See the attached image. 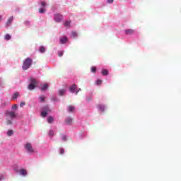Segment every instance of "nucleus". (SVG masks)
Returning <instances> with one entry per match:
<instances>
[{
    "mask_svg": "<svg viewBox=\"0 0 181 181\" xmlns=\"http://www.w3.org/2000/svg\"><path fill=\"white\" fill-rule=\"evenodd\" d=\"M18 105L14 104L11 106V110H5L4 115L6 118H9L10 119H15L18 117L16 111H18Z\"/></svg>",
    "mask_w": 181,
    "mask_h": 181,
    "instance_id": "nucleus-1",
    "label": "nucleus"
},
{
    "mask_svg": "<svg viewBox=\"0 0 181 181\" xmlns=\"http://www.w3.org/2000/svg\"><path fill=\"white\" fill-rule=\"evenodd\" d=\"M37 87H39V81H37L36 78L30 76L28 81V89L30 90V91H32L35 88H37Z\"/></svg>",
    "mask_w": 181,
    "mask_h": 181,
    "instance_id": "nucleus-2",
    "label": "nucleus"
},
{
    "mask_svg": "<svg viewBox=\"0 0 181 181\" xmlns=\"http://www.w3.org/2000/svg\"><path fill=\"white\" fill-rule=\"evenodd\" d=\"M32 64H33V59L30 57L25 58L23 62V70H28V69L32 67Z\"/></svg>",
    "mask_w": 181,
    "mask_h": 181,
    "instance_id": "nucleus-3",
    "label": "nucleus"
},
{
    "mask_svg": "<svg viewBox=\"0 0 181 181\" xmlns=\"http://www.w3.org/2000/svg\"><path fill=\"white\" fill-rule=\"evenodd\" d=\"M39 4L40 7L38 12L40 15H43V13H46V6H47V4H46V1H40Z\"/></svg>",
    "mask_w": 181,
    "mask_h": 181,
    "instance_id": "nucleus-4",
    "label": "nucleus"
},
{
    "mask_svg": "<svg viewBox=\"0 0 181 181\" xmlns=\"http://www.w3.org/2000/svg\"><path fill=\"white\" fill-rule=\"evenodd\" d=\"M50 111V109L49 108V106L45 105L43 106L41 109V117H42V118H46V117H47V115H49V112Z\"/></svg>",
    "mask_w": 181,
    "mask_h": 181,
    "instance_id": "nucleus-5",
    "label": "nucleus"
},
{
    "mask_svg": "<svg viewBox=\"0 0 181 181\" xmlns=\"http://www.w3.org/2000/svg\"><path fill=\"white\" fill-rule=\"evenodd\" d=\"M96 108H97L99 114H104V112H105V110H107V105H105V104L100 103V104L97 105Z\"/></svg>",
    "mask_w": 181,
    "mask_h": 181,
    "instance_id": "nucleus-6",
    "label": "nucleus"
},
{
    "mask_svg": "<svg viewBox=\"0 0 181 181\" xmlns=\"http://www.w3.org/2000/svg\"><path fill=\"white\" fill-rule=\"evenodd\" d=\"M24 148L25 151L28 152V153H34L35 150L33 149V147L32 146V144L28 142L24 145Z\"/></svg>",
    "mask_w": 181,
    "mask_h": 181,
    "instance_id": "nucleus-7",
    "label": "nucleus"
},
{
    "mask_svg": "<svg viewBox=\"0 0 181 181\" xmlns=\"http://www.w3.org/2000/svg\"><path fill=\"white\" fill-rule=\"evenodd\" d=\"M54 22H57V23L62 22V21H63V15L56 13L54 14Z\"/></svg>",
    "mask_w": 181,
    "mask_h": 181,
    "instance_id": "nucleus-8",
    "label": "nucleus"
},
{
    "mask_svg": "<svg viewBox=\"0 0 181 181\" xmlns=\"http://www.w3.org/2000/svg\"><path fill=\"white\" fill-rule=\"evenodd\" d=\"M69 90L70 93H76V95L78 93V91H81V88H79L78 90L77 89V85L76 84H73L72 86H71Z\"/></svg>",
    "mask_w": 181,
    "mask_h": 181,
    "instance_id": "nucleus-9",
    "label": "nucleus"
},
{
    "mask_svg": "<svg viewBox=\"0 0 181 181\" xmlns=\"http://www.w3.org/2000/svg\"><path fill=\"white\" fill-rule=\"evenodd\" d=\"M67 42H69V38L67 37V36L64 35V36L59 37L60 45H66V43H67Z\"/></svg>",
    "mask_w": 181,
    "mask_h": 181,
    "instance_id": "nucleus-10",
    "label": "nucleus"
},
{
    "mask_svg": "<svg viewBox=\"0 0 181 181\" xmlns=\"http://www.w3.org/2000/svg\"><path fill=\"white\" fill-rule=\"evenodd\" d=\"M124 33L127 36H132V35H134V33H135V30L126 29V30H124Z\"/></svg>",
    "mask_w": 181,
    "mask_h": 181,
    "instance_id": "nucleus-11",
    "label": "nucleus"
},
{
    "mask_svg": "<svg viewBox=\"0 0 181 181\" xmlns=\"http://www.w3.org/2000/svg\"><path fill=\"white\" fill-rule=\"evenodd\" d=\"M18 173L20 176H23L24 177L28 176V170H26L25 168H20V170H18V173Z\"/></svg>",
    "mask_w": 181,
    "mask_h": 181,
    "instance_id": "nucleus-12",
    "label": "nucleus"
},
{
    "mask_svg": "<svg viewBox=\"0 0 181 181\" xmlns=\"http://www.w3.org/2000/svg\"><path fill=\"white\" fill-rule=\"evenodd\" d=\"M86 136H87V132H86V129L81 130L79 132V134H78L79 139H84V138H86Z\"/></svg>",
    "mask_w": 181,
    "mask_h": 181,
    "instance_id": "nucleus-13",
    "label": "nucleus"
},
{
    "mask_svg": "<svg viewBox=\"0 0 181 181\" xmlns=\"http://www.w3.org/2000/svg\"><path fill=\"white\" fill-rule=\"evenodd\" d=\"M13 22V16H11L8 18L7 21L6 22V28H9Z\"/></svg>",
    "mask_w": 181,
    "mask_h": 181,
    "instance_id": "nucleus-14",
    "label": "nucleus"
},
{
    "mask_svg": "<svg viewBox=\"0 0 181 181\" xmlns=\"http://www.w3.org/2000/svg\"><path fill=\"white\" fill-rule=\"evenodd\" d=\"M48 89H49V84L46 83L44 84H41L40 86V90H41V91H47Z\"/></svg>",
    "mask_w": 181,
    "mask_h": 181,
    "instance_id": "nucleus-15",
    "label": "nucleus"
},
{
    "mask_svg": "<svg viewBox=\"0 0 181 181\" xmlns=\"http://www.w3.org/2000/svg\"><path fill=\"white\" fill-rule=\"evenodd\" d=\"M101 74L103 76V77H107V76L110 75V71H108L107 69H102Z\"/></svg>",
    "mask_w": 181,
    "mask_h": 181,
    "instance_id": "nucleus-16",
    "label": "nucleus"
},
{
    "mask_svg": "<svg viewBox=\"0 0 181 181\" xmlns=\"http://www.w3.org/2000/svg\"><path fill=\"white\" fill-rule=\"evenodd\" d=\"M38 102L40 104H42L43 103H46V96L44 95H41L38 97Z\"/></svg>",
    "mask_w": 181,
    "mask_h": 181,
    "instance_id": "nucleus-17",
    "label": "nucleus"
},
{
    "mask_svg": "<svg viewBox=\"0 0 181 181\" xmlns=\"http://www.w3.org/2000/svg\"><path fill=\"white\" fill-rule=\"evenodd\" d=\"M60 136H61V141L62 142H67L68 141V138H67V135H66L65 134L61 133L60 134Z\"/></svg>",
    "mask_w": 181,
    "mask_h": 181,
    "instance_id": "nucleus-18",
    "label": "nucleus"
},
{
    "mask_svg": "<svg viewBox=\"0 0 181 181\" xmlns=\"http://www.w3.org/2000/svg\"><path fill=\"white\" fill-rule=\"evenodd\" d=\"M73 122V119L70 117H68L65 119V123L66 124V125H71Z\"/></svg>",
    "mask_w": 181,
    "mask_h": 181,
    "instance_id": "nucleus-19",
    "label": "nucleus"
},
{
    "mask_svg": "<svg viewBox=\"0 0 181 181\" xmlns=\"http://www.w3.org/2000/svg\"><path fill=\"white\" fill-rule=\"evenodd\" d=\"M39 52L40 53H45L46 52V47L41 45L39 47Z\"/></svg>",
    "mask_w": 181,
    "mask_h": 181,
    "instance_id": "nucleus-20",
    "label": "nucleus"
},
{
    "mask_svg": "<svg viewBox=\"0 0 181 181\" xmlns=\"http://www.w3.org/2000/svg\"><path fill=\"white\" fill-rule=\"evenodd\" d=\"M19 97V93L18 92H16L13 94L12 97H11V100H18V98Z\"/></svg>",
    "mask_w": 181,
    "mask_h": 181,
    "instance_id": "nucleus-21",
    "label": "nucleus"
},
{
    "mask_svg": "<svg viewBox=\"0 0 181 181\" xmlns=\"http://www.w3.org/2000/svg\"><path fill=\"white\" fill-rule=\"evenodd\" d=\"M58 93H59V95H60L61 97H63V95L66 94V89H59L58 90Z\"/></svg>",
    "mask_w": 181,
    "mask_h": 181,
    "instance_id": "nucleus-22",
    "label": "nucleus"
},
{
    "mask_svg": "<svg viewBox=\"0 0 181 181\" xmlns=\"http://www.w3.org/2000/svg\"><path fill=\"white\" fill-rule=\"evenodd\" d=\"M77 36H78V34L77 33V32L76 31H72L71 33V37L72 39H76V37H77Z\"/></svg>",
    "mask_w": 181,
    "mask_h": 181,
    "instance_id": "nucleus-23",
    "label": "nucleus"
},
{
    "mask_svg": "<svg viewBox=\"0 0 181 181\" xmlns=\"http://www.w3.org/2000/svg\"><path fill=\"white\" fill-rule=\"evenodd\" d=\"M11 39H12V35H11V34L7 33V34L5 35L4 40L9 41V40H11Z\"/></svg>",
    "mask_w": 181,
    "mask_h": 181,
    "instance_id": "nucleus-24",
    "label": "nucleus"
},
{
    "mask_svg": "<svg viewBox=\"0 0 181 181\" xmlns=\"http://www.w3.org/2000/svg\"><path fill=\"white\" fill-rule=\"evenodd\" d=\"M13 169L14 172H16V173H18L19 172V170H21V169H19V165H18V164H15L13 165Z\"/></svg>",
    "mask_w": 181,
    "mask_h": 181,
    "instance_id": "nucleus-25",
    "label": "nucleus"
},
{
    "mask_svg": "<svg viewBox=\"0 0 181 181\" xmlns=\"http://www.w3.org/2000/svg\"><path fill=\"white\" fill-rule=\"evenodd\" d=\"M67 110H68L69 112H74V110H75V107L73 105H69V106H68Z\"/></svg>",
    "mask_w": 181,
    "mask_h": 181,
    "instance_id": "nucleus-26",
    "label": "nucleus"
},
{
    "mask_svg": "<svg viewBox=\"0 0 181 181\" xmlns=\"http://www.w3.org/2000/svg\"><path fill=\"white\" fill-rule=\"evenodd\" d=\"M51 101H53V103H59V98L57 96H52L51 97Z\"/></svg>",
    "mask_w": 181,
    "mask_h": 181,
    "instance_id": "nucleus-27",
    "label": "nucleus"
},
{
    "mask_svg": "<svg viewBox=\"0 0 181 181\" xmlns=\"http://www.w3.org/2000/svg\"><path fill=\"white\" fill-rule=\"evenodd\" d=\"M96 86H101L103 84V80L98 78L95 81Z\"/></svg>",
    "mask_w": 181,
    "mask_h": 181,
    "instance_id": "nucleus-28",
    "label": "nucleus"
},
{
    "mask_svg": "<svg viewBox=\"0 0 181 181\" xmlns=\"http://www.w3.org/2000/svg\"><path fill=\"white\" fill-rule=\"evenodd\" d=\"M53 121H54V119L53 118V117L49 116L47 118V122L48 124H52V122H53Z\"/></svg>",
    "mask_w": 181,
    "mask_h": 181,
    "instance_id": "nucleus-29",
    "label": "nucleus"
},
{
    "mask_svg": "<svg viewBox=\"0 0 181 181\" xmlns=\"http://www.w3.org/2000/svg\"><path fill=\"white\" fill-rule=\"evenodd\" d=\"M6 134L8 136H12V135H13V130L8 129Z\"/></svg>",
    "mask_w": 181,
    "mask_h": 181,
    "instance_id": "nucleus-30",
    "label": "nucleus"
},
{
    "mask_svg": "<svg viewBox=\"0 0 181 181\" xmlns=\"http://www.w3.org/2000/svg\"><path fill=\"white\" fill-rule=\"evenodd\" d=\"M70 25H71V21H64V26H66V28H69V26H70Z\"/></svg>",
    "mask_w": 181,
    "mask_h": 181,
    "instance_id": "nucleus-31",
    "label": "nucleus"
},
{
    "mask_svg": "<svg viewBox=\"0 0 181 181\" xmlns=\"http://www.w3.org/2000/svg\"><path fill=\"white\" fill-rule=\"evenodd\" d=\"M90 71L93 74L97 73V66H91Z\"/></svg>",
    "mask_w": 181,
    "mask_h": 181,
    "instance_id": "nucleus-32",
    "label": "nucleus"
},
{
    "mask_svg": "<svg viewBox=\"0 0 181 181\" xmlns=\"http://www.w3.org/2000/svg\"><path fill=\"white\" fill-rule=\"evenodd\" d=\"M49 136L53 137L54 136V131L53 129H50L48 132Z\"/></svg>",
    "mask_w": 181,
    "mask_h": 181,
    "instance_id": "nucleus-33",
    "label": "nucleus"
},
{
    "mask_svg": "<svg viewBox=\"0 0 181 181\" xmlns=\"http://www.w3.org/2000/svg\"><path fill=\"white\" fill-rule=\"evenodd\" d=\"M92 100H93V96L91 95H90L89 96L86 97L87 103H90V101H91Z\"/></svg>",
    "mask_w": 181,
    "mask_h": 181,
    "instance_id": "nucleus-34",
    "label": "nucleus"
},
{
    "mask_svg": "<svg viewBox=\"0 0 181 181\" xmlns=\"http://www.w3.org/2000/svg\"><path fill=\"white\" fill-rule=\"evenodd\" d=\"M25 26H27V28H29L30 26V21H26L24 22Z\"/></svg>",
    "mask_w": 181,
    "mask_h": 181,
    "instance_id": "nucleus-35",
    "label": "nucleus"
},
{
    "mask_svg": "<svg viewBox=\"0 0 181 181\" xmlns=\"http://www.w3.org/2000/svg\"><path fill=\"white\" fill-rule=\"evenodd\" d=\"M59 155H64V148H60L59 150Z\"/></svg>",
    "mask_w": 181,
    "mask_h": 181,
    "instance_id": "nucleus-36",
    "label": "nucleus"
},
{
    "mask_svg": "<svg viewBox=\"0 0 181 181\" xmlns=\"http://www.w3.org/2000/svg\"><path fill=\"white\" fill-rule=\"evenodd\" d=\"M64 54V51H58V56H59V57H63Z\"/></svg>",
    "mask_w": 181,
    "mask_h": 181,
    "instance_id": "nucleus-37",
    "label": "nucleus"
},
{
    "mask_svg": "<svg viewBox=\"0 0 181 181\" xmlns=\"http://www.w3.org/2000/svg\"><path fill=\"white\" fill-rule=\"evenodd\" d=\"M12 119H7L6 120V124L7 125H12Z\"/></svg>",
    "mask_w": 181,
    "mask_h": 181,
    "instance_id": "nucleus-38",
    "label": "nucleus"
},
{
    "mask_svg": "<svg viewBox=\"0 0 181 181\" xmlns=\"http://www.w3.org/2000/svg\"><path fill=\"white\" fill-rule=\"evenodd\" d=\"M25 102H21V103H20V107H25Z\"/></svg>",
    "mask_w": 181,
    "mask_h": 181,
    "instance_id": "nucleus-39",
    "label": "nucleus"
},
{
    "mask_svg": "<svg viewBox=\"0 0 181 181\" xmlns=\"http://www.w3.org/2000/svg\"><path fill=\"white\" fill-rule=\"evenodd\" d=\"M7 105H8V103H1V107H6Z\"/></svg>",
    "mask_w": 181,
    "mask_h": 181,
    "instance_id": "nucleus-40",
    "label": "nucleus"
},
{
    "mask_svg": "<svg viewBox=\"0 0 181 181\" xmlns=\"http://www.w3.org/2000/svg\"><path fill=\"white\" fill-rule=\"evenodd\" d=\"M114 2V0H107V4H112Z\"/></svg>",
    "mask_w": 181,
    "mask_h": 181,
    "instance_id": "nucleus-41",
    "label": "nucleus"
},
{
    "mask_svg": "<svg viewBox=\"0 0 181 181\" xmlns=\"http://www.w3.org/2000/svg\"><path fill=\"white\" fill-rule=\"evenodd\" d=\"M4 180V175L0 174V181Z\"/></svg>",
    "mask_w": 181,
    "mask_h": 181,
    "instance_id": "nucleus-42",
    "label": "nucleus"
},
{
    "mask_svg": "<svg viewBox=\"0 0 181 181\" xmlns=\"http://www.w3.org/2000/svg\"><path fill=\"white\" fill-rule=\"evenodd\" d=\"M2 21V16L0 15V22Z\"/></svg>",
    "mask_w": 181,
    "mask_h": 181,
    "instance_id": "nucleus-43",
    "label": "nucleus"
},
{
    "mask_svg": "<svg viewBox=\"0 0 181 181\" xmlns=\"http://www.w3.org/2000/svg\"><path fill=\"white\" fill-rule=\"evenodd\" d=\"M0 83H1V79H0Z\"/></svg>",
    "mask_w": 181,
    "mask_h": 181,
    "instance_id": "nucleus-44",
    "label": "nucleus"
}]
</instances>
